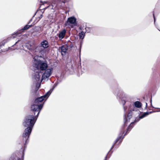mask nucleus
<instances>
[{
	"label": "nucleus",
	"mask_w": 160,
	"mask_h": 160,
	"mask_svg": "<svg viewBox=\"0 0 160 160\" xmlns=\"http://www.w3.org/2000/svg\"><path fill=\"white\" fill-rule=\"evenodd\" d=\"M52 7H55L56 6V5L53 2L52 4Z\"/></svg>",
	"instance_id": "obj_20"
},
{
	"label": "nucleus",
	"mask_w": 160,
	"mask_h": 160,
	"mask_svg": "<svg viewBox=\"0 0 160 160\" xmlns=\"http://www.w3.org/2000/svg\"><path fill=\"white\" fill-rule=\"evenodd\" d=\"M52 70V68H48L45 70L44 73L42 76V80H45L51 74Z\"/></svg>",
	"instance_id": "obj_6"
},
{
	"label": "nucleus",
	"mask_w": 160,
	"mask_h": 160,
	"mask_svg": "<svg viewBox=\"0 0 160 160\" xmlns=\"http://www.w3.org/2000/svg\"><path fill=\"white\" fill-rule=\"evenodd\" d=\"M148 113H149H149H152V112H148Z\"/></svg>",
	"instance_id": "obj_26"
},
{
	"label": "nucleus",
	"mask_w": 160,
	"mask_h": 160,
	"mask_svg": "<svg viewBox=\"0 0 160 160\" xmlns=\"http://www.w3.org/2000/svg\"><path fill=\"white\" fill-rule=\"evenodd\" d=\"M40 75L38 73H37L34 75L33 78V81L34 83L36 84L37 89H38L40 86V83L42 81L40 79Z\"/></svg>",
	"instance_id": "obj_5"
},
{
	"label": "nucleus",
	"mask_w": 160,
	"mask_h": 160,
	"mask_svg": "<svg viewBox=\"0 0 160 160\" xmlns=\"http://www.w3.org/2000/svg\"><path fill=\"white\" fill-rule=\"evenodd\" d=\"M124 109L125 110V108H124Z\"/></svg>",
	"instance_id": "obj_29"
},
{
	"label": "nucleus",
	"mask_w": 160,
	"mask_h": 160,
	"mask_svg": "<svg viewBox=\"0 0 160 160\" xmlns=\"http://www.w3.org/2000/svg\"><path fill=\"white\" fill-rule=\"evenodd\" d=\"M105 160H106V159H105Z\"/></svg>",
	"instance_id": "obj_31"
},
{
	"label": "nucleus",
	"mask_w": 160,
	"mask_h": 160,
	"mask_svg": "<svg viewBox=\"0 0 160 160\" xmlns=\"http://www.w3.org/2000/svg\"><path fill=\"white\" fill-rule=\"evenodd\" d=\"M33 19H34V18H32V20Z\"/></svg>",
	"instance_id": "obj_27"
},
{
	"label": "nucleus",
	"mask_w": 160,
	"mask_h": 160,
	"mask_svg": "<svg viewBox=\"0 0 160 160\" xmlns=\"http://www.w3.org/2000/svg\"><path fill=\"white\" fill-rule=\"evenodd\" d=\"M146 107H147V103H146Z\"/></svg>",
	"instance_id": "obj_25"
},
{
	"label": "nucleus",
	"mask_w": 160,
	"mask_h": 160,
	"mask_svg": "<svg viewBox=\"0 0 160 160\" xmlns=\"http://www.w3.org/2000/svg\"><path fill=\"white\" fill-rule=\"evenodd\" d=\"M118 139H117L116 140V142H118Z\"/></svg>",
	"instance_id": "obj_24"
},
{
	"label": "nucleus",
	"mask_w": 160,
	"mask_h": 160,
	"mask_svg": "<svg viewBox=\"0 0 160 160\" xmlns=\"http://www.w3.org/2000/svg\"><path fill=\"white\" fill-rule=\"evenodd\" d=\"M160 111V110L159 111Z\"/></svg>",
	"instance_id": "obj_30"
},
{
	"label": "nucleus",
	"mask_w": 160,
	"mask_h": 160,
	"mask_svg": "<svg viewBox=\"0 0 160 160\" xmlns=\"http://www.w3.org/2000/svg\"><path fill=\"white\" fill-rule=\"evenodd\" d=\"M85 36V33L83 32H82L79 34V38H80L83 39Z\"/></svg>",
	"instance_id": "obj_12"
},
{
	"label": "nucleus",
	"mask_w": 160,
	"mask_h": 160,
	"mask_svg": "<svg viewBox=\"0 0 160 160\" xmlns=\"http://www.w3.org/2000/svg\"><path fill=\"white\" fill-rule=\"evenodd\" d=\"M31 27V25H25L24 27L23 28V30H25L28 29L30 27Z\"/></svg>",
	"instance_id": "obj_16"
},
{
	"label": "nucleus",
	"mask_w": 160,
	"mask_h": 160,
	"mask_svg": "<svg viewBox=\"0 0 160 160\" xmlns=\"http://www.w3.org/2000/svg\"><path fill=\"white\" fill-rule=\"evenodd\" d=\"M133 123L132 122L131 124L129 126L128 128V129H131L133 127V126L132 125V124Z\"/></svg>",
	"instance_id": "obj_19"
},
{
	"label": "nucleus",
	"mask_w": 160,
	"mask_h": 160,
	"mask_svg": "<svg viewBox=\"0 0 160 160\" xmlns=\"http://www.w3.org/2000/svg\"><path fill=\"white\" fill-rule=\"evenodd\" d=\"M42 30L40 27H36L35 28V32L41 31Z\"/></svg>",
	"instance_id": "obj_15"
},
{
	"label": "nucleus",
	"mask_w": 160,
	"mask_h": 160,
	"mask_svg": "<svg viewBox=\"0 0 160 160\" xmlns=\"http://www.w3.org/2000/svg\"><path fill=\"white\" fill-rule=\"evenodd\" d=\"M59 3L62 2L63 4L68 1V0H58Z\"/></svg>",
	"instance_id": "obj_17"
},
{
	"label": "nucleus",
	"mask_w": 160,
	"mask_h": 160,
	"mask_svg": "<svg viewBox=\"0 0 160 160\" xmlns=\"http://www.w3.org/2000/svg\"><path fill=\"white\" fill-rule=\"evenodd\" d=\"M52 92V90H50L45 95L36 98L33 104L32 105L31 110L34 112L35 115L36 114L35 116L37 117L43 107V104H41V102L44 100H46L50 95Z\"/></svg>",
	"instance_id": "obj_2"
},
{
	"label": "nucleus",
	"mask_w": 160,
	"mask_h": 160,
	"mask_svg": "<svg viewBox=\"0 0 160 160\" xmlns=\"http://www.w3.org/2000/svg\"><path fill=\"white\" fill-rule=\"evenodd\" d=\"M134 105L137 108H140L141 107L142 104L139 101H136L134 102Z\"/></svg>",
	"instance_id": "obj_11"
},
{
	"label": "nucleus",
	"mask_w": 160,
	"mask_h": 160,
	"mask_svg": "<svg viewBox=\"0 0 160 160\" xmlns=\"http://www.w3.org/2000/svg\"><path fill=\"white\" fill-rule=\"evenodd\" d=\"M150 102H151V104H152V99H151L150 100Z\"/></svg>",
	"instance_id": "obj_23"
},
{
	"label": "nucleus",
	"mask_w": 160,
	"mask_h": 160,
	"mask_svg": "<svg viewBox=\"0 0 160 160\" xmlns=\"http://www.w3.org/2000/svg\"><path fill=\"white\" fill-rule=\"evenodd\" d=\"M36 55L33 57V65L38 69L41 71L46 70L48 67V65L47 62L46 61H42L38 60V57H42L41 55H37V53H34Z\"/></svg>",
	"instance_id": "obj_3"
},
{
	"label": "nucleus",
	"mask_w": 160,
	"mask_h": 160,
	"mask_svg": "<svg viewBox=\"0 0 160 160\" xmlns=\"http://www.w3.org/2000/svg\"><path fill=\"white\" fill-rule=\"evenodd\" d=\"M41 47L39 46L37 47L35 49V53H37V55H44L45 52V50L42 49V47L44 48H48L49 46V44L48 42L46 40H44L41 43Z\"/></svg>",
	"instance_id": "obj_4"
},
{
	"label": "nucleus",
	"mask_w": 160,
	"mask_h": 160,
	"mask_svg": "<svg viewBox=\"0 0 160 160\" xmlns=\"http://www.w3.org/2000/svg\"><path fill=\"white\" fill-rule=\"evenodd\" d=\"M37 117L33 115H29L26 118L23 122V125L27 128L25 129L22 136L26 141L25 143L29 138L32 128L37 119Z\"/></svg>",
	"instance_id": "obj_1"
},
{
	"label": "nucleus",
	"mask_w": 160,
	"mask_h": 160,
	"mask_svg": "<svg viewBox=\"0 0 160 160\" xmlns=\"http://www.w3.org/2000/svg\"><path fill=\"white\" fill-rule=\"evenodd\" d=\"M66 33V30L65 29H63L62 31L60 32L58 35V36L60 39L61 40L64 38Z\"/></svg>",
	"instance_id": "obj_9"
},
{
	"label": "nucleus",
	"mask_w": 160,
	"mask_h": 160,
	"mask_svg": "<svg viewBox=\"0 0 160 160\" xmlns=\"http://www.w3.org/2000/svg\"><path fill=\"white\" fill-rule=\"evenodd\" d=\"M32 20L31 19V20H30V21H31V20Z\"/></svg>",
	"instance_id": "obj_28"
},
{
	"label": "nucleus",
	"mask_w": 160,
	"mask_h": 160,
	"mask_svg": "<svg viewBox=\"0 0 160 160\" xmlns=\"http://www.w3.org/2000/svg\"><path fill=\"white\" fill-rule=\"evenodd\" d=\"M17 47V49H22L23 48V44L22 40H18L14 45Z\"/></svg>",
	"instance_id": "obj_8"
},
{
	"label": "nucleus",
	"mask_w": 160,
	"mask_h": 160,
	"mask_svg": "<svg viewBox=\"0 0 160 160\" xmlns=\"http://www.w3.org/2000/svg\"><path fill=\"white\" fill-rule=\"evenodd\" d=\"M67 50V48L64 46H62L61 47V52L62 55H65Z\"/></svg>",
	"instance_id": "obj_10"
},
{
	"label": "nucleus",
	"mask_w": 160,
	"mask_h": 160,
	"mask_svg": "<svg viewBox=\"0 0 160 160\" xmlns=\"http://www.w3.org/2000/svg\"><path fill=\"white\" fill-rule=\"evenodd\" d=\"M155 22V17H154V23Z\"/></svg>",
	"instance_id": "obj_22"
},
{
	"label": "nucleus",
	"mask_w": 160,
	"mask_h": 160,
	"mask_svg": "<svg viewBox=\"0 0 160 160\" xmlns=\"http://www.w3.org/2000/svg\"><path fill=\"white\" fill-rule=\"evenodd\" d=\"M122 103L123 105H124L125 103V101H122Z\"/></svg>",
	"instance_id": "obj_21"
},
{
	"label": "nucleus",
	"mask_w": 160,
	"mask_h": 160,
	"mask_svg": "<svg viewBox=\"0 0 160 160\" xmlns=\"http://www.w3.org/2000/svg\"><path fill=\"white\" fill-rule=\"evenodd\" d=\"M132 110H130L129 111V112L128 113V116H127V120L128 118V119H130V118L132 117Z\"/></svg>",
	"instance_id": "obj_14"
},
{
	"label": "nucleus",
	"mask_w": 160,
	"mask_h": 160,
	"mask_svg": "<svg viewBox=\"0 0 160 160\" xmlns=\"http://www.w3.org/2000/svg\"><path fill=\"white\" fill-rule=\"evenodd\" d=\"M67 23L69 25L72 24L76 26L77 25L76 19L74 17L69 18L67 20Z\"/></svg>",
	"instance_id": "obj_7"
},
{
	"label": "nucleus",
	"mask_w": 160,
	"mask_h": 160,
	"mask_svg": "<svg viewBox=\"0 0 160 160\" xmlns=\"http://www.w3.org/2000/svg\"><path fill=\"white\" fill-rule=\"evenodd\" d=\"M148 112H146L143 113L142 115L139 117V119H142L148 115Z\"/></svg>",
	"instance_id": "obj_13"
},
{
	"label": "nucleus",
	"mask_w": 160,
	"mask_h": 160,
	"mask_svg": "<svg viewBox=\"0 0 160 160\" xmlns=\"http://www.w3.org/2000/svg\"><path fill=\"white\" fill-rule=\"evenodd\" d=\"M42 14H41L40 15V16L38 18V20H37V21L36 22H35V23H36L37 22H38L40 20V19L42 18Z\"/></svg>",
	"instance_id": "obj_18"
}]
</instances>
